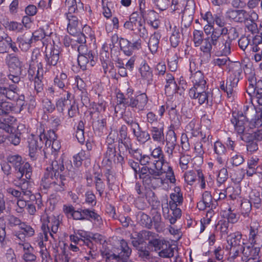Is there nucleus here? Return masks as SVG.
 Here are the masks:
<instances>
[{
    "instance_id": "obj_18",
    "label": "nucleus",
    "mask_w": 262,
    "mask_h": 262,
    "mask_svg": "<svg viewBox=\"0 0 262 262\" xmlns=\"http://www.w3.org/2000/svg\"><path fill=\"white\" fill-rule=\"evenodd\" d=\"M214 154L218 163L223 164L226 159L227 149L226 146L221 141H217L213 145Z\"/></svg>"
},
{
    "instance_id": "obj_24",
    "label": "nucleus",
    "mask_w": 262,
    "mask_h": 262,
    "mask_svg": "<svg viewBox=\"0 0 262 262\" xmlns=\"http://www.w3.org/2000/svg\"><path fill=\"white\" fill-rule=\"evenodd\" d=\"M249 240L251 244L260 248L262 246V232H259L257 228L251 226Z\"/></svg>"
},
{
    "instance_id": "obj_28",
    "label": "nucleus",
    "mask_w": 262,
    "mask_h": 262,
    "mask_svg": "<svg viewBox=\"0 0 262 262\" xmlns=\"http://www.w3.org/2000/svg\"><path fill=\"white\" fill-rule=\"evenodd\" d=\"M242 234L239 232L233 233L228 236L227 241L230 248L243 247L244 243L242 241Z\"/></svg>"
},
{
    "instance_id": "obj_50",
    "label": "nucleus",
    "mask_w": 262,
    "mask_h": 262,
    "mask_svg": "<svg viewBox=\"0 0 262 262\" xmlns=\"http://www.w3.org/2000/svg\"><path fill=\"white\" fill-rule=\"evenodd\" d=\"M94 182L96 189L97 191H98L99 195L101 196L105 188V184L104 183L99 175L95 177Z\"/></svg>"
},
{
    "instance_id": "obj_38",
    "label": "nucleus",
    "mask_w": 262,
    "mask_h": 262,
    "mask_svg": "<svg viewBox=\"0 0 262 262\" xmlns=\"http://www.w3.org/2000/svg\"><path fill=\"white\" fill-rule=\"evenodd\" d=\"M190 79L193 85H203L206 84V81L204 79V76L200 71H198L192 74L190 77Z\"/></svg>"
},
{
    "instance_id": "obj_44",
    "label": "nucleus",
    "mask_w": 262,
    "mask_h": 262,
    "mask_svg": "<svg viewBox=\"0 0 262 262\" xmlns=\"http://www.w3.org/2000/svg\"><path fill=\"white\" fill-rule=\"evenodd\" d=\"M206 92V85H193L191 88L189 92V95L191 98H195L196 97H198V95Z\"/></svg>"
},
{
    "instance_id": "obj_63",
    "label": "nucleus",
    "mask_w": 262,
    "mask_h": 262,
    "mask_svg": "<svg viewBox=\"0 0 262 262\" xmlns=\"http://www.w3.org/2000/svg\"><path fill=\"white\" fill-rule=\"evenodd\" d=\"M118 141V138L117 135V130H111L109 135L106 138V142L109 145H113V144L116 142Z\"/></svg>"
},
{
    "instance_id": "obj_45",
    "label": "nucleus",
    "mask_w": 262,
    "mask_h": 262,
    "mask_svg": "<svg viewBox=\"0 0 262 262\" xmlns=\"http://www.w3.org/2000/svg\"><path fill=\"white\" fill-rule=\"evenodd\" d=\"M152 215L153 216L151 219L152 222H154V226L156 230L158 231H159L162 229L161 214L157 210L154 209L152 211Z\"/></svg>"
},
{
    "instance_id": "obj_40",
    "label": "nucleus",
    "mask_w": 262,
    "mask_h": 262,
    "mask_svg": "<svg viewBox=\"0 0 262 262\" xmlns=\"http://www.w3.org/2000/svg\"><path fill=\"white\" fill-rule=\"evenodd\" d=\"M230 62V60L228 57L226 56H221L217 58H214L211 61V64L214 66H217L220 68L223 69L225 66L229 65Z\"/></svg>"
},
{
    "instance_id": "obj_43",
    "label": "nucleus",
    "mask_w": 262,
    "mask_h": 262,
    "mask_svg": "<svg viewBox=\"0 0 262 262\" xmlns=\"http://www.w3.org/2000/svg\"><path fill=\"white\" fill-rule=\"evenodd\" d=\"M174 255L173 248L170 244H166L159 252V255L163 258H170Z\"/></svg>"
},
{
    "instance_id": "obj_49",
    "label": "nucleus",
    "mask_w": 262,
    "mask_h": 262,
    "mask_svg": "<svg viewBox=\"0 0 262 262\" xmlns=\"http://www.w3.org/2000/svg\"><path fill=\"white\" fill-rule=\"evenodd\" d=\"M244 161V156L239 152L233 154L230 158V163L233 166H238L242 164Z\"/></svg>"
},
{
    "instance_id": "obj_37",
    "label": "nucleus",
    "mask_w": 262,
    "mask_h": 262,
    "mask_svg": "<svg viewBox=\"0 0 262 262\" xmlns=\"http://www.w3.org/2000/svg\"><path fill=\"white\" fill-rule=\"evenodd\" d=\"M259 159L257 156H252L247 161L248 169L247 174L251 177L254 174V169L259 165Z\"/></svg>"
},
{
    "instance_id": "obj_36",
    "label": "nucleus",
    "mask_w": 262,
    "mask_h": 262,
    "mask_svg": "<svg viewBox=\"0 0 262 262\" xmlns=\"http://www.w3.org/2000/svg\"><path fill=\"white\" fill-rule=\"evenodd\" d=\"M250 15L251 16L250 19L248 21H246V27L252 34H255L258 32L257 25L255 23V19L258 18V15L254 12H252Z\"/></svg>"
},
{
    "instance_id": "obj_31",
    "label": "nucleus",
    "mask_w": 262,
    "mask_h": 262,
    "mask_svg": "<svg viewBox=\"0 0 262 262\" xmlns=\"http://www.w3.org/2000/svg\"><path fill=\"white\" fill-rule=\"evenodd\" d=\"M116 148L114 145H108L104 154L102 163L108 166L112 165L113 160H115L116 156Z\"/></svg>"
},
{
    "instance_id": "obj_33",
    "label": "nucleus",
    "mask_w": 262,
    "mask_h": 262,
    "mask_svg": "<svg viewBox=\"0 0 262 262\" xmlns=\"http://www.w3.org/2000/svg\"><path fill=\"white\" fill-rule=\"evenodd\" d=\"M200 50L201 51L204 53L209 54L210 55L211 50L213 48L212 34H211L210 37H207L204 38L203 41H202V43H200Z\"/></svg>"
},
{
    "instance_id": "obj_8",
    "label": "nucleus",
    "mask_w": 262,
    "mask_h": 262,
    "mask_svg": "<svg viewBox=\"0 0 262 262\" xmlns=\"http://www.w3.org/2000/svg\"><path fill=\"white\" fill-rule=\"evenodd\" d=\"M212 43L214 51L227 55L231 52V39L227 35L219 37L212 35Z\"/></svg>"
},
{
    "instance_id": "obj_59",
    "label": "nucleus",
    "mask_w": 262,
    "mask_h": 262,
    "mask_svg": "<svg viewBox=\"0 0 262 262\" xmlns=\"http://www.w3.org/2000/svg\"><path fill=\"white\" fill-rule=\"evenodd\" d=\"M124 120L126 124H127L131 128L132 132L133 131V129H136V128H139V123L136 121V119L135 118L133 117L132 116L128 117L126 115H125Z\"/></svg>"
},
{
    "instance_id": "obj_11",
    "label": "nucleus",
    "mask_w": 262,
    "mask_h": 262,
    "mask_svg": "<svg viewBox=\"0 0 262 262\" xmlns=\"http://www.w3.org/2000/svg\"><path fill=\"white\" fill-rule=\"evenodd\" d=\"M240 139L246 144V150L248 155L256 152L259 149L257 137L255 133L246 134L240 137Z\"/></svg>"
},
{
    "instance_id": "obj_23",
    "label": "nucleus",
    "mask_w": 262,
    "mask_h": 262,
    "mask_svg": "<svg viewBox=\"0 0 262 262\" xmlns=\"http://www.w3.org/2000/svg\"><path fill=\"white\" fill-rule=\"evenodd\" d=\"M16 121L14 117L6 115L0 118V128L9 133L14 130L13 126L14 122Z\"/></svg>"
},
{
    "instance_id": "obj_15",
    "label": "nucleus",
    "mask_w": 262,
    "mask_h": 262,
    "mask_svg": "<svg viewBox=\"0 0 262 262\" xmlns=\"http://www.w3.org/2000/svg\"><path fill=\"white\" fill-rule=\"evenodd\" d=\"M128 129L125 125H122L117 130V135L118 138V150L121 153L122 152L121 148L123 146L125 148H128L131 143V140L129 136H128Z\"/></svg>"
},
{
    "instance_id": "obj_9",
    "label": "nucleus",
    "mask_w": 262,
    "mask_h": 262,
    "mask_svg": "<svg viewBox=\"0 0 262 262\" xmlns=\"http://www.w3.org/2000/svg\"><path fill=\"white\" fill-rule=\"evenodd\" d=\"M42 182L47 187H49L51 185H58L59 188H57L59 191H63L66 188L67 180L64 176L60 174L58 177H54L53 173H50L48 171V168L47 169L44 176L42 179Z\"/></svg>"
},
{
    "instance_id": "obj_56",
    "label": "nucleus",
    "mask_w": 262,
    "mask_h": 262,
    "mask_svg": "<svg viewBox=\"0 0 262 262\" xmlns=\"http://www.w3.org/2000/svg\"><path fill=\"white\" fill-rule=\"evenodd\" d=\"M132 143L129 144L128 148H125L126 150H128L130 155L137 160L141 159L142 158V153L141 150L139 149H133L132 148Z\"/></svg>"
},
{
    "instance_id": "obj_32",
    "label": "nucleus",
    "mask_w": 262,
    "mask_h": 262,
    "mask_svg": "<svg viewBox=\"0 0 262 262\" xmlns=\"http://www.w3.org/2000/svg\"><path fill=\"white\" fill-rule=\"evenodd\" d=\"M166 84L165 86V91L170 93L178 92L177 84L174 81L173 76L170 73L166 74Z\"/></svg>"
},
{
    "instance_id": "obj_62",
    "label": "nucleus",
    "mask_w": 262,
    "mask_h": 262,
    "mask_svg": "<svg viewBox=\"0 0 262 262\" xmlns=\"http://www.w3.org/2000/svg\"><path fill=\"white\" fill-rule=\"evenodd\" d=\"M228 174L227 169L225 168L221 169L218 174L217 182L220 185L224 183L228 179Z\"/></svg>"
},
{
    "instance_id": "obj_61",
    "label": "nucleus",
    "mask_w": 262,
    "mask_h": 262,
    "mask_svg": "<svg viewBox=\"0 0 262 262\" xmlns=\"http://www.w3.org/2000/svg\"><path fill=\"white\" fill-rule=\"evenodd\" d=\"M22 72L21 73H18V71H15L14 72H11L8 75V79L11 80L16 86V84H18L20 82H21V75Z\"/></svg>"
},
{
    "instance_id": "obj_2",
    "label": "nucleus",
    "mask_w": 262,
    "mask_h": 262,
    "mask_svg": "<svg viewBox=\"0 0 262 262\" xmlns=\"http://www.w3.org/2000/svg\"><path fill=\"white\" fill-rule=\"evenodd\" d=\"M7 159L8 162L11 164L17 171V178L21 180L19 184H15V185L20 187L24 195L28 194V191L25 190L28 188L29 182L22 178L25 176L26 179H30L32 170L30 164L28 162L24 163L21 157L17 154L10 155Z\"/></svg>"
},
{
    "instance_id": "obj_35",
    "label": "nucleus",
    "mask_w": 262,
    "mask_h": 262,
    "mask_svg": "<svg viewBox=\"0 0 262 262\" xmlns=\"http://www.w3.org/2000/svg\"><path fill=\"white\" fill-rule=\"evenodd\" d=\"M160 38L159 34L156 33L151 35L149 38L148 46L152 54L155 53L158 50Z\"/></svg>"
},
{
    "instance_id": "obj_58",
    "label": "nucleus",
    "mask_w": 262,
    "mask_h": 262,
    "mask_svg": "<svg viewBox=\"0 0 262 262\" xmlns=\"http://www.w3.org/2000/svg\"><path fill=\"white\" fill-rule=\"evenodd\" d=\"M172 215H167V220H168L171 224H173L176 223L177 219L181 217V210L180 208L176 209L172 211Z\"/></svg>"
},
{
    "instance_id": "obj_51",
    "label": "nucleus",
    "mask_w": 262,
    "mask_h": 262,
    "mask_svg": "<svg viewBox=\"0 0 262 262\" xmlns=\"http://www.w3.org/2000/svg\"><path fill=\"white\" fill-rule=\"evenodd\" d=\"M204 39V33L202 31L195 30L193 31V41L195 47H199Z\"/></svg>"
},
{
    "instance_id": "obj_3",
    "label": "nucleus",
    "mask_w": 262,
    "mask_h": 262,
    "mask_svg": "<svg viewBox=\"0 0 262 262\" xmlns=\"http://www.w3.org/2000/svg\"><path fill=\"white\" fill-rule=\"evenodd\" d=\"M19 89L15 84H10L8 86L0 85V116H6L14 110V106L6 100H16L18 98Z\"/></svg>"
},
{
    "instance_id": "obj_1",
    "label": "nucleus",
    "mask_w": 262,
    "mask_h": 262,
    "mask_svg": "<svg viewBox=\"0 0 262 262\" xmlns=\"http://www.w3.org/2000/svg\"><path fill=\"white\" fill-rule=\"evenodd\" d=\"M163 170L161 173H157V170H153L150 168H143L141 171L140 177L143 179V183L147 187L154 189L160 187L164 184V180L160 177L166 173V178L171 183H175L176 180L172 168L167 163L162 166Z\"/></svg>"
},
{
    "instance_id": "obj_55",
    "label": "nucleus",
    "mask_w": 262,
    "mask_h": 262,
    "mask_svg": "<svg viewBox=\"0 0 262 262\" xmlns=\"http://www.w3.org/2000/svg\"><path fill=\"white\" fill-rule=\"evenodd\" d=\"M202 201L208 206V208H212L214 207V208L215 205H214L212 202V196L210 192L206 191H205L203 194H202Z\"/></svg>"
},
{
    "instance_id": "obj_29",
    "label": "nucleus",
    "mask_w": 262,
    "mask_h": 262,
    "mask_svg": "<svg viewBox=\"0 0 262 262\" xmlns=\"http://www.w3.org/2000/svg\"><path fill=\"white\" fill-rule=\"evenodd\" d=\"M139 71L141 76L143 79L146 80L148 82L152 81V71L145 61H143L141 63Z\"/></svg>"
},
{
    "instance_id": "obj_19",
    "label": "nucleus",
    "mask_w": 262,
    "mask_h": 262,
    "mask_svg": "<svg viewBox=\"0 0 262 262\" xmlns=\"http://www.w3.org/2000/svg\"><path fill=\"white\" fill-rule=\"evenodd\" d=\"M5 62L8 66L10 72L12 70L18 71V73H21L23 71V63L19 58L13 54H9L7 55L5 58Z\"/></svg>"
},
{
    "instance_id": "obj_25",
    "label": "nucleus",
    "mask_w": 262,
    "mask_h": 262,
    "mask_svg": "<svg viewBox=\"0 0 262 262\" xmlns=\"http://www.w3.org/2000/svg\"><path fill=\"white\" fill-rule=\"evenodd\" d=\"M23 130H26L25 126L24 124H20L18 125L16 131L9 133L10 134L8 136L7 139L11 144L16 146L20 143L21 132Z\"/></svg>"
},
{
    "instance_id": "obj_64",
    "label": "nucleus",
    "mask_w": 262,
    "mask_h": 262,
    "mask_svg": "<svg viewBox=\"0 0 262 262\" xmlns=\"http://www.w3.org/2000/svg\"><path fill=\"white\" fill-rule=\"evenodd\" d=\"M85 202L92 206H95L96 204V198L95 195L91 191H87L85 194Z\"/></svg>"
},
{
    "instance_id": "obj_54",
    "label": "nucleus",
    "mask_w": 262,
    "mask_h": 262,
    "mask_svg": "<svg viewBox=\"0 0 262 262\" xmlns=\"http://www.w3.org/2000/svg\"><path fill=\"white\" fill-rule=\"evenodd\" d=\"M93 219L95 223L100 226L103 224V221L101 217L95 212L94 210H90L88 220Z\"/></svg>"
},
{
    "instance_id": "obj_20",
    "label": "nucleus",
    "mask_w": 262,
    "mask_h": 262,
    "mask_svg": "<svg viewBox=\"0 0 262 262\" xmlns=\"http://www.w3.org/2000/svg\"><path fill=\"white\" fill-rule=\"evenodd\" d=\"M96 57L94 52L88 53L86 55L78 56L77 61L82 70L93 67L96 63Z\"/></svg>"
},
{
    "instance_id": "obj_27",
    "label": "nucleus",
    "mask_w": 262,
    "mask_h": 262,
    "mask_svg": "<svg viewBox=\"0 0 262 262\" xmlns=\"http://www.w3.org/2000/svg\"><path fill=\"white\" fill-rule=\"evenodd\" d=\"M260 247L250 243L249 245L243 247V254L246 257L259 258Z\"/></svg>"
},
{
    "instance_id": "obj_21",
    "label": "nucleus",
    "mask_w": 262,
    "mask_h": 262,
    "mask_svg": "<svg viewBox=\"0 0 262 262\" xmlns=\"http://www.w3.org/2000/svg\"><path fill=\"white\" fill-rule=\"evenodd\" d=\"M150 132L154 141L163 143L165 141L164 125L162 123H159L152 125L150 128Z\"/></svg>"
},
{
    "instance_id": "obj_12",
    "label": "nucleus",
    "mask_w": 262,
    "mask_h": 262,
    "mask_svg": "<svg viewBox=\"0 0 262 262\" xmlns=\"http://www.w3.org/2000/svg\"><path fill=\"white\" fill-rule=\"evenodd\" d=\"M119 244L118 250L121 251L118 252L117 255H114L115 260L118 262H133L129 259L132 250L128 247L127 242L122 239L119 241Z\"/></svg>"
},
{
    "instance_id": "obj_53",
    "label": "nucleus",
    "mask_w": 262,
    "mask_h": 262,
    "mask_svg": "<svg viewBox=\"0 0 262 262\" xmlns=\"http://www.w3.org/2000/svg\"><path fill=\"white\" fill-rule=\"evenodd\" d=\"M166 144L176 146L177 137L176 134L173 130H169L165 138Z\"/></svg>"
},
{
    "instance_id": "obj_48",
    "label": "nucleus",
    "mask_w": 262,
    "mask_h": 262,
    "mask_svg": "<svg viewBox=\"0 0 262 262\" xmlns=\"http://www.w3.org/2000/svg\"><path fill=\"white\" fill-rule=\"evenodd\" d=\"M248 86L247 89V92L249 95H252L255 92L256 89L257 80L254 75H251L248 77Z\"/></svg>"
},
{
    "instance_id": "obj_22",
    "label": "nucleus",
    "mask_w": 262,
    "mask_h": 262,
    "mask_svg": "<svg viewBox=\"0 0 262 262\" xmlns=\"http://www.w3.org/2000/svg\"><path fill=\"white\" fill-rule=\"evenodd\" d=\"M44 223H46V228L49 229L50 235L51 236L54 238L53 233L57 232L59 226L60 225V221L57 217L54 215L48 216L47 217V220Z\"/></svg>"
},
{
    "instance_id": "obj_14",
    "label": "nucleus",
    "mask_w": 262,
    "mask_h": 262,
    "mask_svg": "<svg viewBox=\"0 0 262 262\" xmlns=\"http://www.w3.org/2000/svg\"><path fill=\"white\" fill-rule=\"evenodd\" d=\"M45 60L47 68L55 66L59 59V51L51 45L48 48H46Z\"/></svg>"
},
{
    "instance_id": "obj_47",
    "label": "nucleus",
    "mask_w": 262,
    "mask_h": 262,
    "mask_svg": "<svg viewBox=\"0 0 262 262\" xmlns=\"http://www.w3.org/2000/svg\"><path fill=\"white\" fill-rule=\"evenodd\" d=\"M249 201L251 205L254 206L256 208H259L260 206L261 200L260 198V193L258 192H252L250 194Z\"/></svg>"
},
{
    "instance_id": "obj_52",
    "label": "nucleus",
    "mask_w": 262,
    "mask_h": 262,
    "mask_svg": "<svg viewBox=\"0 0 262 262\" xmlns=\"http://www.w3.org/2000/svg\"><path fill=\"white\" fill-rule=\"evenodd\" d=\"M70 240L72 243L75 244H77L80 246L85 245L87 247L92 246V244L93 243L91 240L90 239H79L77 236H74V235H70Z\"/></svg>"
},
{
    "instance_id": "obj_57",
    "label": "nucleus",
    "mask_w": 262,
    "mask_h": 262,
    "mask_svg": "<svg viewBox=\"0 0 262 262\" xmlns=\"http://www.w3.org/2000/svg\"><path fill=\"white\" fill-rule=\"evenodd\" d=\"M42 102L45 112L52 113L55 110V105L52 103L50 99L45 98L42 100Z\"/></svg>"
},
{
    "instance_id": "obj_4",
    "label": "nucleus",
    "mask_w": 262,
    "mask_h": 262,
    "mask_svg": "<svg viewBox=\"0 0 262 262\" xmlns=\"http://www.w3.org/2000/svg\"><path fill=\"white\" fill-rule=\"evenodd\" d=\"M138 30L140 38L137 39H132L129 41L127 39L121 38L119 40V45L121 50L127 56H131L135 50H138L141 48V39H146L148 36V33L145 27L143 26L141 22L138 23Z\"/></svg>"
},
{
    "instance_id": "obj_6",
    "label": "nucleus",
    "mask_w": 262,
    "mask_h": 262,
    "mask_svg": "<svg viewBox=\"0 0 262 262\" xmlns=\"http://www.w3.org/2000/svg\"><path fill=\"white\" fill-rule=\"evenodd\" d=\"M230 121L234 127L235 132L239 136V138L242 136H245L246 134H249L246 132L248 120L243 112H233L232 117Z\"/></svg>"
},
{
    "instance_id": "obj_39",
    "label": "nucleus",
    "mask_w": 262,
    "mask_h": 262,
    "mask_svg": "<svg viewBox=\"0 0 262 262\" xmlns=\"http://www.w3.org/2000/svg\"><path fill=\"white\" fill-rule=\"evenodd\" d=\"M70 93L68 92L67 98H60L56 102V107L57 110L60 112H63L66 107L68 108L71 104V101L69 98L70 97Z\"/></svg>"
},
{
    "instance_id": "obj_42",
    "label": "nucleus",
    "mask_w": 262,
    "mask_h": 262,
    "mask_svg": "<svg viewBox=\"0 0 262 262\" xmlns=\"http://www.w3.org/2000/svg\"><path fill=\"white\" fill-rule=\"evenodd\" d=\"M139 222L142 226L150 228L152 226V220L151 218L146 214L141 212L138 214Z\"/></svg>"
},
{
    "instance_id": "obj_41",
    "label": "nucleus",
    "mask_w": 262,
    "mask_h": 262,
    "mask_svg": "<svg viewBox=\"0 0 262 262\" xmlns=\"http://www.w3.org/2000/svg\"><path fill=\"white\" fill-rule=\"evenodd\" d=\"M6 28L9 31L17 33L23 32L24 29L21 23L15 21H11L10 22L8 21L6 23Z\"/></svg>"
},
{
    "instance_id": "obj_10",
    "label": "nucleus",
    "mask_w": 262,
    "mask_h": 262,
    "mask_svg": "<svg viewBox=\"0 0 262 262\" xmlns=\"http://www.w3.org/2000/svg\"><path fill=\"white\" fill-rule=\"evenodd\" d=\"M250 17L249 13L244 9H229L226 12V18L235 23H246Z\"/></svg>"
},
{
    "instance_id": "obj_60",
    "label": "nucleus",
    "mask_w": 262,
    "mask_h": 262,
    "mask_svg": "<svg viewBox=\"0 0 262 262\" xmlns=\"http://www.w3.org/2000/svg\"><path fill=\"white\" fill-rule=\"evenodd\" d=\"M252 205L249 200H244L241 204V211L242 214L247 215L251 210Z\"/></svg>"
},
{
    "instance_id": "obj_7",
    "label": "nucleus",
    "mask_w": 262,
    "mask_h": 262,
    "mask_svg": "<svg viewBox=\"0 0 262 262\" xmlns=\"http://www.w3.org/2000/svg\"><path fill=\"white\" fill-rule=\"evenodd\" d=\"M150 157L156 159L153 160V162H152V166H143L141 168V171L142 169L145 168H148V169L151 168L153 170H157V174L161 173L162 171L163 170L162 166L164 165L165 164L167 163L165 160V156L162 148L160 146L155 148L151 152Z\"/></svg>"
},
{
    "instance_id": "obj_34",
    "label": "nucleus",
    "mask_w": 262,
    "mask_h": 262,
    "mask_svg": "<svg viewBox=\"0 0 262 262\" xmlns=\"http://www.w3.org/2000/svg\"><path fill=\"white\" fill-rule=\"evenodd\" d=\"M152 235V233L150 231H146L145 232V236H148V244L154 247L155 251H160L164 247H165V245L166 244V242L161 241L158 239H150L149 237Z\"/></svg>"
},
{
    "instance_id": "obj_46",
    "label": "nucleus",
    "mask_w": 262,
    "mask_h": 262,
    "mask_svg": "<svg viewBox=\"0 0 262 262\" xmlns=\"http://www.w3.org/2000/svg\"><path fill=\"white\" fill-rule=\"evenodd\" d=\"M180 32L179 29L177 26H174L172 29V34L170 37L171 45L174 47H177L180 42Z\"/></svg>"
},
{
    "instance_id": "obj_16",
    "label": "nucleus",
    "mask_w": 262,
    "mask_h": 262,
    "mask_svg": "<svg viewBox=\"0 0 262 262\" xmlns=\"http://www.w3.org/2000/svg\"><path fill=\"white\" fill-rule=\"evenodd\" d=\"M148 102V98L145 93L139 94L135 97L129 98L128 106L135 108L138 111H143Z\"/></svg>"
},
{
    "instance_id": "obj_5",
    "label": "nucleus",
    "mask_w": 262,
    "mask_h": 262,
    "mask_svg": "<svg viewBox=\"0 0 262 262\" xmlns=\"http://www.w3.org/2000/svg\"><path fill=\"white\" fill-rule=\"evenodd\" d=\"M45 138V134H40L39 136L31 135L28 138V147L29 148V155L33 160H36L39 152L43 145V139Z\"/></svg>"
},
{
    "instance_id": "obj_30",
    "label": "nucleus",
    "mask_w": 262,
    "mask_h": 262,
    "mask_svg": "<svg viewBox=\"0 0 262 262\" xmlns=\"http://www.w3.org/2000/svg\"><path fill=\"white\" fill-rule=\"evenodd\" d=\"M133 133L136 138L137 140L141 143H145L150 139V136L148 132L142 130L140 126L139 128H136V129H134Z\"/></svg>"
},
{
    "instance_id": "obj_13",
    "label": "nucleus",
    "mask_w": 262,
    "mask_h": 262,
    "mask_svg": "<svg viewBox=\"0 0 262 262\" xmlns=\"http://www.w3.org/2000/svg\"><path fill=\"white\" fill-rule=\"evenodd\" d=\"M50 167H47L48 171L50 173H53V176L58 177L61 173L64 170V166L63 165V158L62 156L59 157L57 153L53 154V159Z\"/></svg>"
},
{
    "instance_id": "obj_26",
    "label": "nucleus",
    "mask_w": 262,
    "mask_h": 262,
    "mask_svg": "<svg viewBox=\"0 0 262 262\" xmlns=\"http://www.w3.org/2000/svg\"><path fill=\"white\" fill-rule=\"evenodd\" d=\"M66 6L68 8V13H77L83 10V4L81 0H66Z\"/></svg>"
},
{
    "instance_id": "obj_17",
    "label": "nucleus",
    "mask_w": 262,
    "mask_h": 262,
    "mask_svg": "<svg viewBox=\"0 0 262 262\" xmlns=\"http://www.w3.org/2000/svg\"><path fill=\"white\" fill-rule=\"evenodd\" d=\"M189 6L187 4L183 13L181 22V32L183 35L184 29L190 27L193 19L194 7L192 6L189 8Z\"/></svg>"
}]
</instances>
